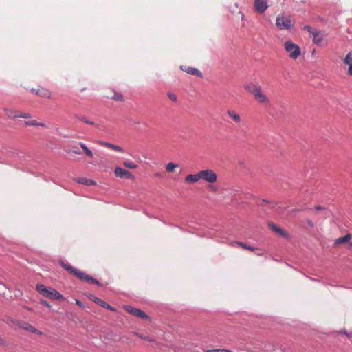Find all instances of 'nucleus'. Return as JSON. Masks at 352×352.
<instances>
[{
    "label": "nucleus",
    "instance_id": "24",
    "mask_svg": "<svg viewBox=\"0 0 352 352\" xmlns=\"http://www.w3.org/2000/svg\"><path fill=\"white\" fill-rule=\"evenodd\" d=\"M315 209L316 210H320V211H324L325 212V215H324V218H327V217H329L330 215L331 214V212L329 210H328L327 208L325 207H322L320 206H315Z\"/></svg>",
    "mask_w": 352,
    "mask_h": 352
},
{
    "label": "nucleus",
    "instance_id": "19",
    "mask_svg": "<svg viewBox=\"0 0 352 352\" xmlns=\"http://www.w3.org/2000/svg\"><path fill=\"white\" fill-rule=\"evenodd\" d=\"M4 111L9 118L15 119L19 118V111L6 108L4 109Z\"/></svg>",
    "mask_w": 352,
    "mask_h": 352
},
{
    "label": "nucleus",
    "instance_id": "6",
    "mask_svg": "<svg viewBox=\"0 0 352 352\" xmlns=\"http://www.w3.org/2000/svg\"><path fill=\"white\" fill-rule=\"evenodd\" d=\"M254 98L255 101L263 106V107H270L271 105V100L270 98L265 94L263 89H261L259 91H257L254 96Z\"/></svg>",
    "mask_w": 352,
    "mask_h": 352
},
{
    "label": "nucleus",
    "instance_id": "36",
    "mask_svg": "<svg viewBox=\"0 0 352 352\" xmlns=\"http://www.w3.org/2000/svg\"><path fill=\"white\" fill-rule=\"evenodd\" d=\"M79 120H82V122H85V123H87L88 124L94 125V122L88 120L87 119H86L85 117L79 118Z\"/></svg>",
    "mask_w": 352,
    "mask_h": 352
},
{
    "label": "nucleus",
    "instance_id": "29",
    "mask_svg": "<svg viewBox=\"0 0 352 352\" xmlns=\"http://www.w3.org/2000/svg\"><path fill=\"white\" fill-rule=\"evenodd\" d=\"M123 164L125 167L129 168H135L138 166L137 164L131 161H125Z\"/></svg>",
    "mask_w": 352,
    "mask_h": 352
},
{
    "label": "nucleus",
    "instance_id": "27",
    "mask_svg": "<svg viewBox=\"0 0 352 352\" xmlns=\"http://www.w3.org/2000/svg\"><path fill=\"white\" fill-rule=\"evenodd\" d=\"M133 334L137 336L140 338H141L142 340H146V341H148V342H154L155 341V340L153 338H151L148 337V336H144L142 333H137V332H133Z\"/></svg>",
    "mask_w": 352,
    "mask_h": 352
},
{
    "label": "nucleus",
    "instance_id": "7",
    "mask_svg": "<svg viewBox=\"0 0 352 352\" xmlns=\"http://www.w3.org/2000/svg\"><path fill=\"white\" fill-rule=\"evenodd\" d=\"M200 177L208 183H214L217 182V174L212 170L206 169L199 171Z\"/></svg>",
    "mask_w": 352,
    "mask_h": 352
},
{
    "label": "nucleus",
    "instance_id": "3",
    "mask_svg": "<svg viewBox=\"0 0 352 352\" xmlns=\"http://www.w3.org/2000/svg\"><path fill=\"white\" fill-rule=\"evenodd\" d=\"M8 324L10 325H12V327H13V326H17V327H19L21 329H23L28 331L34 333H36L40 336L43 334V333L40 330L36 329L34 327L31 325L30 323L26 322L23 320H16L14 318H10Z\"/></svg>",
    "mask_w": 352,
    "mask_h": 352
},
{
    "label": "nucleus",
    "instance_id": "10",
    "mask_svg": "<svg viewBox=\"0 0 352 352\" xmlns=\"http://www.w3.org/2000/svg\"><path fill=\"white\" fill-rule=\"evenodd\" d=\"M226 115L230 120L237 125L241 126L243 124V120L236 111L231 109H227Z\"/></svg>",
    "mask_w": 352,
    "mask_h": 352
},
{
    "label": "nucleus",
    "instance_id": "2",
    "mask_svg": "<svg viewBox=\"0 0 352 352\" xmlns=\"http://www.w3.org/2000/svg\"><path fill=\"white\" fill-rule=\"evenodd\" d=\"M36 290L43 296L50 299L64 300L65 298L56 289L46 287L42 283H38L36 286Z\"/></svg>",
    "mask_w": 352,
    "mask_h": 352
},
{
    "label": "nucleus",
    "instance_id": "28",
    "mask_svg": "<svg viewBox=\"0 0 352 352\" xmlns=\"http://www.w3.org/2000/svg\"><path fill=\"white\" fill-rule=\"evenodd\" d=\"M178 165L177 164H175L173 162H170L166 165V170L168 173H173L176 167H177Z\"/></svg>",
    "mask_w": 352,
    "mask_h": 352
},
{
    "label": "nucleus",
    "instance_id": "16",
    "mask_svg": "<svg viewBox=\"0 0 352 352\" xmlns=\"http://www.w3.org/2000/svg\"><path fill=\"white\" fill-rule=\"evenodd\" d=\"M99 144L110 150H111L113 152H117V153H124V152H127V151L123 149L122 147L118 146V145H115V144H111V143H108V142H100Z\"/></svg>",
    "mask_w": 352,
    "mask_h": 352
},
{
    "label": "nucleus",
    "instance_id": "37",
    "mask_svg": "<svg viewBox=\"0 0 352 352\" xmlns=\"http://www.w3.org/2000/svg\"><path fill=\"white\" fill-rule=\"evenodd\" d=\"M40 303L44 306H46L49 308H51V305L44 299H41L40 300Z\"/></svg>",
    "mask_w": 352,
    "mask_h": 352
},
{
    "label": "nucleus",
    "instance_id": "31",
    "mask_svg": "<svg viewBox=\"0 0 352 352\" xmlns=\"http://www.w3.org/2000/svg\"><path fill=\"white\" fill-rule=\"evenodd\" d=\"M206 352H233L228 349H208Z\"/></svg>",
    "mask_w": 352,
    "mask_h": 352
},
{
    "label": "nucleus",
    "instance_id": "39",
    "mask_svg": "<svg viewBox=\"0 0 352 352\" xmlns=\"http://www.w3.org/2000/svg\"><path fill=\"white\" fill-rule=\"evenodd\" d=\"M306 222L309 225V227H311V228H314V222L311 220L307 219L306 220Z\"/></svg>",
    "mask_w": 352,
    "mask_h": 352
},
{
    "label": "nucleus",
    "instance_id": "32",
    "mask_svg": "<svg viewBox=\"0 0 352 352\" xmlns=\"http://www.w3.org/2000/svg\"><path fill=\"white\" fill-rule=\"evenodd\" d=\"M19 118H25V119H29V118H31L32 116L28 113H22V112L19 111Z\"/></svg>",
    "mask_w": 352,
    "mask_h": 352
},
{
    "label": "nucleus",
    "instance_id": "48",
    "mask_svg": "<svg viewBox=\"0 0 352 352\" xmlns=\"http://www.w3.org/2000/svg\"><path fill=\"white\" fill-rule=\"evenodd\" d=\"M349 245L352 247V241L350 243Z\"/></svg>",
    "mask_w": 352,
    "mask_h": 352
},
{
    "label": "nucleus",
    "instance_id": "46",
    "mask_svg": "<svg viewBox=\"0 0 352 352\" xmlns=\"http://www.w3.org/2000/svg\"><path fill=\"white\" fill-rule=\"evenodd\" d=\"M322 216H323V217L324 218V215H325V212H324V211H322Z\"/></svg>",
    "mask_w": 352,
    "mask_h": 352
},
{
    "label": "nucleus",
    "instance_id": "42",
    "mask_svg": "<svg viewBox=\"0 0 352 352\" xmlns=\"http://www.w3.org/2000/svg\"><path fill=\"white\" fill-rule=\"evenodd\" d=\"M5 344H6V342L4 341V340L3 338H1L0 337V345L4 346Z\"/></svg>",
    "mask_w": 352,
    "mask_h": 352
},
{
    "label": "nucleus",
    "instance_id": "12",
    "mask_svg": "<svg viewBox=\"0 0 352 352\" xmlns=\"http://www.w3.org/2000/svg\"><path fill=\"white\" fill-rule=\"evenodd\" d=\"M268 7L267 0H254V8L256 12L263 14Z\"/></svg>",
    "mask_w": 352,
    "mask_h": 352
},
{
    "label": "nucleus",
    "instance_id": "14",
    "mask_svg": "<svg viewBox=\"0 0 352 352\" xmlns=\"http://www.w3.org/2000/svg\"><path fill=\"white\" fill-rule=\"evenodd\" d=\"M115 175L121 179H133L131 173L122 168L117 167L115 169Z\"/></svg>",
    "mask_w": 352,
    "mask_h": 352
},
{
    "label": "nucleus",
    "instance_id": "22",
    "mask_svg": "<svg viewBox=\"0 0 352 352\" xmlns=\"http://www.w3.org/2000/svg\"><path fill=\"white\" fill-rule=\"evenodd\" d=\"M201 179L199 172L196 175L190 174L188 175L186 178V182L195 183Z\"/></svg>",
    "mask_w": 352,
    "mask_h": 352
},
{
    "label": "nucleus",
    "instance_id": "8",
    "mask_svg": "<svg viewBox=\"0 0 352 352\" xmlns=\"http://www.w3.org/2000/svg\"><path fill=\"white\" fill-rule=\"evenodd\" d=\"M313 42L319 46H325L327 44L324 33L320 30H316L311 36Z\"/></svg>",
    "mask_w": 352,
    "mask_h": 352
},
{
    "label": "nucleus",
    "instance_id": "30",
    "mask_svg": "<svg viewBox=\"0 0 352 352\" xmlns=\"http://www.w3.org/2000/svg\"><path fill=\"white\" fill-rule=\"evenodd\" d=\"M237 243L241 246L243 248L245 249V250H250V251H254L255 250H256L257 248H254L252 246H250V245H247L246 243H242V242H237Z\"/></svg>",
    "mask_w": 352,
    "mask_h": 352
},
{
    "label": "nucleus",
    "instance_id": "13",
    "mask_svg": "<svg viewBox=\"0 0 352 352\" xmlns=\"http://www.w3.org/2000/svg\"><path fill=\"white\" fill-rule=\"evenodd\" d=\"M30 91L38 96L44 98H51L52 97V92L46 88L39 87L37 89H31Z\"/></svg>",
    "mask_w": 352,
    "mask_h": 352
},
{
    "label": "nucleus",
    "instance_id": "41",
    "mask_svg": "<svg viewBox=\"0 0 352 352\" xmlns=\"http://www.w3.org/2000/svg\"><path fill=\"white\" fill-rule=\"evenodd\" d=\"M348 74L352 76V65L349 66Z\"/></svg>",
    "mask_w": 352,
    "mask_h": 352
},
{
    "label": "nucleus",
    "instance_id": "11",
    "mask_svg": "<svg viewBox=\"0 0 352 352\" xmlns=\"http://www.w3.org/2000/svg\"><path fill=\"white\" fill-rule=\"evenodd\" d=\"M243 87L247 92L251 94L252 96L263 89L259 82L256 81L245 83Z\"/></svg>",
    "mask_w": 352,
    "mask_h": 352
},
{
    "label": "nucleus",
    "instance_id": "26",
    "mask_svg": "<svg viewBox=\"0 0 352 352\" xmlns=\"http://www.w3.org/2000/svg\"><path fill=\"white\" fill-rule=\"evenodd\" d=\"M344 63L349 66L352 65V52H349L344 59Z\"/></svg>",
    "mask_w": 352,
    "mask_h": 352
},
{
    "label": "nucleus",
    "instance_id": "35",
    "mask_svg": "<svg viewBox=\"0 0 352 352\" xmlns=\"http://www.w3.org/2000/svg\"><path fill=\"white\" fill-rule=\"evenodd\" d=\"M304 29L307 31L308 32H309L310 34V36L311 37V36L313 35V33L316 31V30H312V28L309 26V25H305L304 26Z\"/></svg>",
    "mask_w": 352,
    "mask_h": 352
},
{
    "label": "nucleus",
    "instance_id": "23",
    "mask_svg": "<svg viewBox=\"0 0 352 352\" xmlns=\"http://www.w3.org/2000/svg\"><path fill=\"white\" fill-rule=\"evenodd\" d=\"M351 238V234H347L344 236L340 237L335 241V245H340L349 241Z\"/></svg>",
    "mask_w": 352,
    "mask_h": 352
},
{
    "label": "nucleus",
    "instance_id": "25",
    "mask_svg": "<svg viewBox=\"0 0 352 352\" xmlns=\"http://www.w3.org/2000/svg\"><path fill=\"white\" fill-rule=\"evenodd\" d=\"M25 124L27 126H44L45 124L43 123L38 122L36 120L26 121L25 122Z\"/></svg>",
    "mask_w": 352,
    "mask_h": 352
},
{
    "label": "nucleus",
    "instance_id": "5",
    "mask_svg": "<svg viewBox=\"0 0 352 352\" xmlns=\"http://www.w3.org/2000/svg\"><path fill=\"white\" fill-rule=\"evenodd\" d=\"M276 25L280 29H289L294 25V22L289 16L278 15L276 19Z\"/></svg>",
    "mask_w": 352,
    "mask_h": 352
},
{
    "label": "nucleus",
    "instance_id": "43",
    "mask_svg": "<svg viewBox=\"0 0 352 352\" xmlns=\"http://www.w3.org/2000/svg\"><path fill=\"white\" fill-rule=\"evenodd\" d=\"M304 209H293L292 210V212H299V211H302Z\"/></svg>",
    "mask_w": 352,
    "mask_h": 352
},
{
    "label": "nucleus",
    "instance_id": "45",
    "mask_svg": "<svg viewBox=\"0 0 352 352\" xmlns=\"http://www.w3.org/2000/svg\"><path fill=\"white\" fill-rule=\"evenodd\" d=\"M347 337L348 338H352V331L347 333Z\"/></svg>",
    "mask_w": 352,
    "mask_h": 352
},
{
    "label": "nucleus",
    "instance_id": "20",
    "mask_svg": "<svg viewBox=\"0 0 352 352\" xmlns=\"http://www.w3.org/2000/svg\"><path fill=\"white\" fill-rule=\"evenodd\" d=\"M76 181L78 184H84L88 186L96 185V182L94 180L87 179L86 177H80L76 179Z\"/></svg>",
    "mask_w": 352,
    "mask_h": 352
},
{
    "label": "nucleus",
    "instance_id": "47",
    "mask_svg": "<svg viewBox=\"0 0 352 352\" xmlns=\"http://www.w3.org/2000/svg\"><path fill=\"white\" fill-rule=\"evenodd\" d=\"M263 202L268 203V201H267V200H265V199H263Z\"/></svg>",
    "mask_w": 352,
    "mask_h": 352
},
{
    "label": "nucleus",
    "instance_id": "40",
    "mask_svg": "<svg viewBox=\"0 0 352 352\" xmlns=\"http://www.w3.org/2000/svg\"><path fill=\"white\" fill-rule=\"evenodd\" d=\"M336 333L337 334H345L346 336H347V333H348V332L344 329L342 331H336Z\"/></svg>",
    "mask_w": 352,
    "mask_h": 352
},
{
    "label": "nucleus",
    "instance_id": "9",
    "mask_svg": "<svg viewBox=\"0 0 352 352\" xmlns=\"http://www.w3.org/2000/svg\"><path fill=\"white\" fill-rule=\"evenodd\" d=\"M124 309H126V311L127 312H129V314H131L133 316H137V317H138L140 318H142V319H146V320L150 319L149 316L144 311H143L142 310H141L138 308L133 307L131 305H125Z\"/></svg>",
    "mask_w": 352,
    "mask_h": 352
},
{
    "label": "nucleus",
    "instance_id": "17",
    "mask_svg": "<svg viewBox=\"0 0 352 352\" xmlns=\"http://www.w3.org/2000/svg\"><path fill=\"white\" fill-rule=\"evenodd\" d=\"M106 97L115 101L122 102L124 100L123 96L120 93L116 92L115 91H110L107 94Z\"/></svg>",
    "mask_w": 352,
    "mask_h": 352
},
{
    "label": "nucleus",
    "instance_id": "34",
    "mask_svg": "<svg viewBox=\"0 0 352 352\" xmlns=\"http://www.w3.org/2000/svg\"><path fill=\"white\" fill-rule=\"evenodd\" d=\"M81 146V148L83 149V151H85V154H92V152L90 149H89L85 144H80Z\"/></svg>",
    "mask_w": 352,
    "mask_h": 352
},
{
    "label": "nucleus",
    "instance_id": "33",
    "mask_svg": "<svg viewBox=\"0 0 352 352\" xmlns=\"http://www.w3.org/2000/svg\"><path fill=\"white\" fill-rule=\"evenodd\" d=\"M167 96H168V98L170 100H172L173 102H176L177 101V96H176V95L175 94L171 93V92H168L167 94Z\"/></svg>",
    "mask_w": 352,
    "mask_h": 352
},
{
    "label": "nucleus",
    "instance_id": "4",
    "mask_svg": "<svg viewBox=\"0 0 352 352\" xmlns=\"http://www.w3.org/2000/svg\"><path fill=\"white\" fill-rule=\"evenodd\" d=\"M284 47L285 51L289 53V57L292 59H296L301 54L300 47L291 41L285 42Z\"/></svg>",
    "mask_w": 352,
    "mask_h": 352
},
{
    "label": "nucleus",
    "instance_id": "44",
    "mask_svg": "<svg viewBox=\"0 0 352 352\" xmlns=\"http://www.w3.org/2000/svg\"><path fill=\"white\" fill-rule=\"evenodd\" d=\"M72 152L74 154H79L80 153V151L78 150H74Z\"/></svg>",
    "mask_w": 352,
    "mask_h": 352
},
{
    "label": "nucleus",
    "instance_id": "18",
    "mask_svg": "<svg viewBox=\"0 0 352 352\" xmlns=\"http://www.w3.org/2000/svg\"><path fill=\"white\" fill-rule=\"evenodd\" d=\"M181 69L184 71H185L186 73L190 74L191 75H195L199 77L202 76V73L198 70L196 68L190 67H186V66H182Z\"/></svg>",
    "mask_w": 352,
    "mask_h": 352
},
{
    "label": "nucleus",
    "instance_id": "15",
    "mask_svg": "<svg viewBox=\"0 0 352 352\" xmlns=\"http://www.w3.org/2000/svg\"><path fill=\"white\" fill-rule=\"evenodd\" d=\"M91 300L101 306L102 307L106 308L107 309H109L113 311H117L116 308L112 307L109 303L105 302L104 300H102L101 298L96 296H92L90 298Z\"/></svg>",
    "mask_w": 352,
    "mask_h": 352
},
{
    "label": "nucleus",
    "instance_id": "21",
    "mask_svg": "<svg viewBox=\"0 0 352 352\" xmlns=\"http://www.w3.org/2000/svg\"><path fill=\"white\" fill-rule=\"evenodd\" d=\"M269 227L270 228V229L272 230H273L275 232L278 233L280 236H287V234L283 229H281L280 228H279L278 226H277L276 225H275L274 223H269Z\"/></svg>",
    "mask_w": 352,
    "mask_h": 352
},
{
    "label": "nucleus",
    "instance_id": "38",
    "mask_svg": "<svg viewBox=\"0 0 352 352\" xmlns=\"http://www.w3.org/2000/svg\"><path fill=\"white\" fill-rule=\"evenodd\" d=\"M76 303L80 307H82V308L85 307L83 303L80 300H79L78 299H76Z\"/></svg>",
    "mask_w": 352,
    "mask_h": 352
},
{
    "label": "nucleus",
    "instance_id": "1",
    "mask_svg": "<svg viewBox=\"0 0 352 352\" xmlns=\"http://www.w3.org/2000/svg\"><path fill=\"white\" fill-rule=\"evenodd\" d=\"M60 266L67 270L69 273L74 275L77 278L82 281L96 284L98 286H101V283L91 276L87 274L86 273L72 267L71 265L66 263L63 261H59Z\"/></svg>",
    "mask_w": 352,
    "mask_h": 352
}]
</instances>
